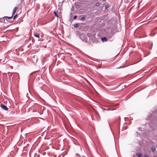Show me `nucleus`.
I'll return each instance as SVG.
<instances>
[{
    "label": "nucleus",
    "instance_id": "5",
    "mask_svg": "<svg viewBox=\"0 0 157 157\" xmlns=\"http://www.w3.org/2000/svg\"><path fill=\"white\" fill-rule=\"evenodd\" d=\"M101 40L103 41H107V39L105 37H102Z\"/></svg>",
    "mask_w": 157,
    "mask_h": 157
},
{
    "label": "nucleus",
    "instance_id": "7",
    "mask_svg": "<svg viewBox=\"0 0 157 157\" xmlns=\"http://www.w3.org/2000/svg\"><path fill=\"white\" fill-rule=\"evenodd\" d=\"M34 35L36 37L39 38L40 37V34H35Z\"/></svg>",
    "mask_w": 157,
    "mask_h": 157
},
{
    "label": "nucleus",
    "instance_id": "3",
    "mask_svg": "<svg viewBox=\"0 0 157 157\" xmlns=\"http://www.w3.org/2000/svg\"><path fill=\"white\" fill-rule=\"evenodd\" d=\"M17 7H15L14 8V9H13V14H12V15L13 16V15L15 14V13L16 11V10H17Z\"/></svg>",
    "mask_w": 157,
    "mask_h": 157
},
{
    "label": "nucleus",
    "instance_id": "6",
    "mask_svg": "<svg viewBox=\"0 0 157 157\" xmlns=\"http://www.w3.org/2000/svg\"><path fill=\"white\" fill-rule=\"evenodd\" d=\"M13 17V15H12V16L11 17H7V16H5L3 17L2 18H8L9 19H11Z\"/></svg>",
    "mask_w": 157,
    "mask_h": 157
},
{
    "label": "nucleus",
    "instance_id": "16",
    "mask_svg": "<svg viewBox=\"0 0 157 157\" xmlns=\"http://www.w3.org/2000/svg\"><path fill=\"white\" fill-rule=\"evenodd\" d=\"M14 113V112H13V111H12L11 113H10L11 114H13Z\"/></svg>",
    "mask_w": 157,
    "mask_h": 157
},
{
    "label": "nucleus",
    "instance_id": "13",
    "mask_svg": "<svg viewBox=\"0 0 157 157\" xmlns=\"http://www.w3.org/2000/svg\"><path fill=\"white\" fill-rule=\"evenodd\" d=\"M17 14H16V15H15L14 16V17H13V19H15V18L17 17Z\"/></svg>",
    "mask_w": 157,
    "mask_h": 157
},
{
    "label": "nucleus",
    "instance_id": "8",
    "mask_svg": "<svg viewBox=\"0 0 157 157\" xmlns=\"http://www.w3.org/2000/svg\"><path fill=\"white\" fill-rule=\"evenodd\" d=\"M54 13L55 16L57 18H58V15L56 13L55 11H54Z\"/></svg>",
    "mask_w": 157,
    "mask_h": 157
},
{
    "label": "nucleus",
    "instance_id": "4",
    "mask_svg": "<svg viewBox=\"0 0 157 157\" xmlns=\"http://www.w3.org/2000/svg\"><path fill=\"white\" fill-rule=\"evenodd\" d=\"M136 155L138 156L139 157H142L141 154L140 153H138L136 154Z\"/></svg>",
    "mask_w": 157,
    "mask_h": 157
},
{
    "label": "nucleus",
    "instance_id": "2",
    "mask_svg": "<svg viewBox=\"0 0 157 157\" xmlns=\"http://www.w3.org/2000/svg\"><path fill=\"white\" fill-rule=\"evenodd\" d=\"M151 150L154 153H156L157 151L154 146H152L151 148Z\"/></svg>",
    "mask_w": 157,
    "mask_h": 157
},
{
    "label": "nucleus",
    "instance_id": "9",
    "mask_svg": "<svg viewBox=\"0 0 157 157\" xmlns=\"http://www.w3.org/2000/svg\"><path fill=\"white\" fill-rule=\"evenodd\" d=\"M85 19V17H82L80 18V20L82 21H83Z\"/></svg>",
    "mask_w": 157,
    "mask_h": 157
},
{
    "label": "nucleus",
    "instance_id": "15",
    "mask_svg": "<svg viewBox=\"0 0 157 157\" xmlns=\"http://www.w3.org/2000/svg\"><path fill=\"white\" fill-rule=\"evenodd\" d=\"M144 157H149V156L147 155H144Z\"/></svg>",
    "mask_w": 157,
    "mask_h": 157
},
{
    "label": "nucleus",
    "instance_id": "18",
    "mask_svg": "<svg viewBox=\"0 0 157 157\" xmlns=\"http://www.w3.org/2000/svg\"><path fill=\"white\" fill-rule=\"evenodd\" d=\"M154 157H157V156H156V155H154Z\"/></svg>",
    "mask_w": 157,
    "mask_h": 157
},
{
    "label": "nucleus",
    "instance_id": "11",
    "mask_svg": "<svg viewBox=\"0 0 157 157\" xmlns=\"http://www.w3.org/2000/svg\"><path fill=\"white\" fill-rule=\"evenodd\" d=\"M74 26L75 27H78L79 26V25L77 24H75L74 25Z\"/></svg>",
    "mask_w": 157,
    "mask_h": 157
},
{
    "label": "nucleus",
    "instance_id": "12",
    "mask_svg": "<svg viewBox=\"0 0 157 157\" xmlns=\"http://www.w3.org/2000/svg\"><path fill=\"white\" fill-rule=\"evenodd\" d=\"M77 17V16L76 15L73 18V19H76Z\"/></svg>",
    "mask_w": 157,
    "mask_h": 157
},
{
    "label": "nucleus",
    "instance_id": "10",
    "mask_svg": "<svg viewBox=\"0 0 157 157\" xmlns=\"http://www.w3.org/2000/svg\"><path fill=\"white\" fill-rule=\"evenodd\" d=\"M14 62L13 61H8L7 63V64H10V63H13Z\"/></svg>",
    "mask_w": 157,
    "mask_h": 157
},
{
    "label": "nucleus",
    "instance_id": "19",
    "mask_svg": "<svg viewBox=\"0 0 157 157\" xmlns=\"http://www.w3.org/2000/svg\"><path fill=\"white\" fill-rule=\"evenodd\" d=\"M2 18H0V19H2Z\"/></svg>",
    "mask_w": 157,
    "mask_h": 157
},
{
    "label": "nucleus",
    "instance_id": "1",
    "mask_svg": "<svg viewBox=\"0 0 157 157\" xmlns=\"http://www.w3.org/2000/svg\"><path fill=\"white\" fill-rule=\"evenodd\" d=\"M1 108L3 109L8 110V108L7 107V106L5 105L4 104H2L1 105Z\"/></svg>",
    "mask_w": 157,
    "mask_h": 157
},
{
    "label": "nucleus",
    "instance_id": "14",
    "mask_svg": "<svg viewBox=\"0 0 157 157\" xmlns=\"http://www.w3.org/2000/svg\"><path fill=\"white\" fill-rule=\"evenodd\" d=\"M99 5V3H97L95 5L97 6H98Z\"/></svg>",
    "mask_w": 157,
    "mask_h": 157
},
{
    "label": "nucleus",
    "instance_id": "20",
    "mask_svg": "<svg viewBox=\"0 0 157 157\" xmlns=\"http://www.w3.org/2000/svg\"><path fill=\"white\" fill-rule=\"evenodd\" d=\"M2 21H0V22H2Z\"/></svg>",
    "mask_w": 157,
    "mask_h": 157
},
{
    "label": "nucleus",
    "instance_id": "17",
    "mask_svg": "<svg viewBox=\"0 0 157 157\" xmlns=\"http://www.w3.org/2000/svg\"><path fill=\"white\" fill-rule=\"evenodd\" d=\"M11 69H12L13 68V67L12 66H11Z\"/></svg>",
    "mask_w": 157,
    "mask_h": 157
}]
</instances>
